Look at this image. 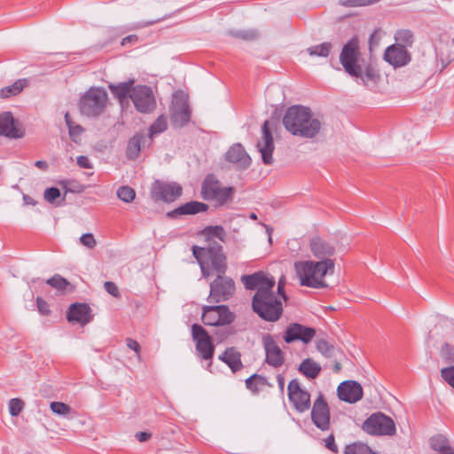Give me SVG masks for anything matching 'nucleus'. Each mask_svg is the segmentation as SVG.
<instances>
[{
  "mask_svg": "<svg viewBox=\"0 0 454 454\" xmlns=\"http://www.w3.org/2000/svg\"><path fill=\"white\" fill-rule=\"evenodd\" d=\"M236 287L233 279L224 274H219L210 284L209 302L219 303L231 298Z\"/></svg>",
  "mask_w": 454,
  "mask_h": 454,
  "instance_id": "9",
  "label": "nucleus"
},
{
  "mask_svg": "<svg viewBox=\"0 0 454 454\" xmlns=\"http://www.w3.org/2000/svg\"><path fill=\"white\" fill-rule=\"evenodd\" d=\"M182 195V187L176 183L155 180L152 184L151 197L155 201L172 202Z\"/></svg>",
  "mask_w": 454,
  "mask_h": 454,
  "instance_id": "13",
  "label": "nucleus"
},
{
  "mask_svg": "<svg viewBox=\"0 0 454 454\" xmlns=\"http://www.w3.org/2000/svg\"><path fill=\"white\" fill-rule=\"evenodd\" d=\"M351 76L361 80L362 83L367 87L375 86L380 79V74L374 68L370 66H361V74L358 75Z\"/></svg>",
  "mask_w": 454,
  "mask_h": 454,
  "instance_id": "30",
  "label": "nucleus"
},
{
  "mask_svg": "<svg viewBox=\"0 0 454 454\" xmlns=\"http://www.w3.org/2000/svg\"><path fill=\"white\" fill-rule=\"evenodd\" d=\"M59 184L66 192H82L85 188L82 184L72 180H63Z\"/></svg>",
  "mask_w": 454,
  "mask_h": 454,
  "instance_id": "43",
  "label": "nucleus"
},
{
  "mask_svg": "<svg viewBox=\"0 0 454 454\" xmlns=\"http://www.w3.org/2000/svg\"><path fill=\"white\" fill-rule=\"evenodd\" d=\"M35 166L40 169L46 170L48 168V163L45 160H36Z\"/></svg>",
  "mask_w": 454,
  "mask_h": 454,
  "instance_id": "63",
  "label": "nucleus"
},
{
  "mask_svg": "<svg viewBox=\"0 0 454 454\" xmlns=\"http://www.w3.org/2000/svg\"><path fill=\"white\" fill-rule=\"evenodd\" d=\"M233 194L234 188L223 186L214 175H207L202 183V198L214 201L216 206H223L232 201Z\"/></svg>",
  "mask_w": 454,
  "mask_h": 454,
  "instance_id": "6",
  "label": "nucleus"
},
{
  "mask_svg": "<svg viewBox=\"0 0 454 454\" xmlns=\"http://www.w3.org/2000/svg\"><path fill=\"white\" fill-rule=\"evenodd\" d=\"M345 454H376L369 446L362 442H355L347 445L344 450Z\"/></svg>",
  "mask_w": 454,
  "mask_h": 454,
  "instance_id": "39",
  "label": "nucleus"
},
{
  "mask_svg": "<svg viewBox=\"0 0 454 454\" xmlns=\"http://www.w3.org/2000/svg\"><path fill=\"white\" fill-rule=\"evenodd\" d=\"M107 100V93L103 88L90 87L80 98V113L87 117H97L105 111Z\"/></svg>",
  "mask_w": 454,
  "mask_h": 454,
  "instance_id": "5",
  "label": "nucleus"
},
{
  "mask_svg": "<svg viewBox=\"0 0 454 454\" xmlns=\"http://www.w3.org/2000/svg\"><path fill=\"white\" fill-rule=\"evenodd\" d=\"M151 436H152V434L147 432H137L135 434L136 439L140 442L148 441L151 438Z\"/></svg>",
  "mask_w": 454,
  "mask_h": 454,
  "instance_id": "61",
  "label": "nucleus"
},
{
  "mask_svg": "<svg viewBox=\"0 0 454 454\" xmlns=\"http://www.w3.org/2000/svg\"><path fill=\"white\" fill-rule=\"evenodd\" d=\"M294 268L301 286L323 289L328 286L325 278L334 273L335 263L333 260L298 261L294 262Z\"/></svg>",
  "mask_w": 454,
  "mask_h": 454,
  "instance_id": "3",
  "label": "nucleus"
},
{
  "mask_svg": "<svg viewBox=\"0 0 454 454\" xmlns=\"http://www.w3.org/2000/svg\"><path fill=\"white\" fill-rule=\"evenodd\" d=\"M51 410L55 414L60 415V416H67L71 413L72 409L69 405L61 403V402H52L51 403Z\"/></svg>",
  "mask_w": 454,
  "mask_h": 454,
  "instance_id": "42",
  "label": "nucleus"
},
{
  "mask_svg": "<svg viewBox=\"0 0 454 454\" xmlns=\"http://www.w3.org/2000/svg\"><path fill=\"white\" fill-rule=\"evenodd\" d=\"M130 99L135 108L141 114L153 113L156 108V100L151 87L136 85L132 88Z\"/></svg>",
  "mask_w": 454,
  "mask_h": 454,
  "instance_id": "10",
  "label": "nucleus"
},
{
  "mask_svg": "<svg viewBox=\"0 0 454 454\" xmlns=\"http://www.w3.org/2000/svg\"><path fill=\"white\" fill-rule=\"evenodd\" d=\"M283 124L294 136L314 138L321 131L323 120L320 116L314 114L310 108L295 105L286 111Z\"/></svg>",
  "mask_w": 454,
  "mask_h": 454,
  "instance_id": "2",
  "label": "nucleus"
},
{
  "mask_svg": "<svg viewBox=\"0 0 454 454\" xmlns=\"http://www.w3.org/2000/svg\"><path fill=\"white\" fill-rule=\"evenodd\" d=\"M325 447L332 450L333 452H338V447L335 443L334 436L333 434L329 435L325 440Z\"/></svg>",
  "mask_w": 454,
  "mask_h": 454,
  "instance_id": "57",
  "label": "nucleus"
},
{
  "mask_svg": "<svg viewBox=\"0 0 454 454\" xmlns=\"http://www.w3.org/2000/svg\"><path fill=\"white\" fill-rule=\"evenodd\" d=\"M256 147L261 153L262 160L265 165L273 163L272 153L275 148L273 137L271 134V123L265 121L262 126V137L257 142Z\"/></svg>",
  "mask_w": 454,
  "mask_h": 454,
  "instance_id": "14",
  "label": "nucleus"
},
{
  "mask_svg": "<svg viewBox=\"0 0 454 454\" xmlns=\"http://www.w3.org/2000/svg\"><path fill=\"white\" fill-rule=\"evenodd\" d=\"M227 161L235 165L238 169H246L251 165V158L241 144H234L225 153Z\"/></svg>",
  "mask_w": 454,
  "mask_h": 454,
  "instance_id": "21",
  "label": "nucleus"
},
{
  "mask_svg": "<svg viewBox=\"0 0 454 454\" xmlns=\"http://www.w3.org/2000/svg\"><path fill=\"white\" fill-rule=\"evenodd\" d=\"M43 198L47 202L55 204L56 200L60 198V191L56 187L47 188L43 192Z\"/></svg>",
  "mask_w": 454,
  "mask_h": 454,
  "instance_id": "47",
  "label": "nucleus"
},
{
  "mask_svg": "<svg viewBox=\"0 0 454 454\" xmlns=\"http://www.w3.org/2000/svg\"><path fill=\"white\" fill-rule=\"evenodd\" d=\"M205 233L207 236L211 238H218L220 240L223 241L225 237V231L222 226H209L205 229Z\"/></svg>",
  "mask_w": 454,
  "mask_h": 454,
  "instance_id": "45",
  "label": "nucleus"
},
{
  "mask_svg": "<svg viewBox=\"0 0 454 454\" xmlns=\"http://www.w3.org/2000/svg\"><path fill=\"white\" fill-rule=\"evenodd\" d=\"M238 37L245 40H253L257 37L258 33L255 30L239 31L236 34Z\"/></svg>",
  "mask_w": 454,
  "mask_h": 454,
  "instance_id": "54",
  "label": "nucleus"
},
{
  "mask_svg": "<svg viewBox=\"0 0 454 454\" xmlns=\"http://www.w3.org/2000/svg\"><path fill=\"white\" fill-rule=\"evenodd\" d=\"M192 254L200 266L204 278H207L210 276L211 269L217 275L225 274L227 269L226 257L220 243L215 240H208L207 247L194 246L192 247Z\"/></svg>",
  "mask_w": 454,
  "mask_h": 454,
  "instance_id": "4",
  "label": "nucleus"
},
{
  "mask_svg": "<svg viewBox=\"0 0 454 454\" xmlns=\"http://www.w3.org/2000/svg\"><path fill=\"white\" fill-rule=\"evenodd\" d=\"M171 122L175 127H184L191 119V110L187 101L182 97L174 98L170 109Z\"/></svg>",
  "mask_w": 454,
  "mask_h": 454,
  "instance_id": "16",
  "label": "nucleus"
},
{
  "mask_svg": "<svg viewBox=\"0 0 454 454\" xmlns=\"http://www.w3.org/2000/svg\"><path fill=\"white\" fill-rule=\"evenodd\" d=\"M37 307L39 311L43 315H48L50 313V309H48V304L42 298L38 297L36 299Z\"/></svg>",
  "mask_w": 454,
  "mask_h": 454,
  "instance_id": "58",
  "label": "nucleus"
},
{
  "mask_svg": "<svg viewBox=\"0 0 454 454\" xmlns=\"http://www.w3.org/2000/svg\"><path fill=\"white\" fill-rule=\"evenodd\" d=\"M65 121L67 126L68 127L69 136L72 141H74L76 144L80 143L82 140L81 137L84 131V129L81 125L75 124L72 121L68 113H66L65 114Z\"/></svg>",
  "mask_w": 454,
  "mask_h": 454,
  "instance_id": "35",
  "label": "nucleus"
},
{
  "mask_svg": "<svg viewBox=\"0 0 454 454\" xmlns=\"http://www.w3.org/2000/svg\"><path fill=\"white\" fill-rule=\"evenodd\" d=\"M288 398L299 412H304L310 408V395L301 388L297 380H292L288 386Z\"/></svg>",
  "mask_w": 454,
  "mask_h": 454,
  "instance_id": "15",
  "label": "nucleus"
},
{
  "mask_svg": "<svg viewBox=\"0 0 454 454\" xmlns=\"http://www.w3.org/2000/svg\"><path fill=\"white\" fill-rule=\"evenodd\" d=\"M0 136L12 138L23 137V131L16 126L15 119L11 112L0 114Z\"/></svg>",
  "mask_w": 454,
  "mask_h": 454,
  "instance_id": "24",
  "label": "nucleus"
},
{
  "mask_svg": "<svg viewBox=\"0 0 454 454\" xmlns=\"http://www.w3.org/2000/svg\"><path fill=\"white\" fill-rule=\"evenodd\" d=\"M316 348L325 357H334L339 351L334 345L324 339L317 340Z\"/></svg>",
  "mask_w": 454,
  "mask_h": 454,
  "instance_id": "37",
  "label": "nucleus"
},
{
  "mask_svg": "<svg viewBox=\"0 0 454 454\" xmlns=\"http://www.w3.org/2000/svg\"><path fill=\"white\" fill-rule=\"evenodd\" d=\"M316 335L312 327H308L298 323L289 325L285 332L284 340L286 343L301 340L305 344L309 343Z\"/></svg>",
  "mask_w": 454,
  "mask_h": 454,
  "instance_id": "18",
  "label": "nucleus"
},
{
  "mask_svg": "<svg viewBox=\"0 0 454 454\" xmlns=\"http://www.w3.org/2000/svg\"><path fill=\"white\" fill-rule=\"evenodd\" d=\"M221 361L224 362L232 372L239 371L242 367L241 354L234 348L231 347L224 350L218 357Z\"/></svg>",
  "mask_w": 454,
  "mask_h": 454,
  "instance_id": "27",
  "label": "nucleus"
},
{
  "mask_svg": "<svg viewBox=\"0 0 454 454\" xmlns=\"http://www.w3.org/2000/svg\"><path fill=\"white\" fill-rule=\"evenodd\" d=\"M192 340L195 342L198 356L203 360H209L213 357L215 346L207 332L200 325H192Z\"/></svg>",
  "mask_w": 454,
  "mask_h": 454,
  "instance_id": "12",
  "label": "nucleus"
},
{
  "mask_svg": "<svg viewBox=\"0 0 454 454\" xmlns=\"http://www.w3.org/2000/svg\"><path fill=\"white\" fill-rule=\"evenodd\" d=\"M299 372L308 379H315L320 373L321 365L311 358L304 359L298 368Z\"/></svg>",
  "mask_w": 454,
  "mask_h": 454,
  "instance_id": "31",
  "label": "nucleus"
},
{
  "mask_svg": "<svg viewBox=\"0 0 454 454\" xmlns=\"http://www.w3.org/2000/svg\"><path fill=\"white\" fill-rule=\"evenodd\" d=\"M46 283L60 292L67 291L68 287L72 289L71 284L59 274H56L52 278H49Z\"/></svg>",
  "mask_w": 454,
  "mask_h": 454,
  "instance_id": "38",
  "label": "nucleus"
},
{
  "mask_svg": "<svg viewBox=\"0 0 454 454\" xmlns=\"http://www.w3.org/2000/svg\"><path fill=\"white\" fill-rule=\"evenodd\" d=\"M80 243L90 249L94 248L97 245V241L92 233L82 234L80 237Z\"/></svg>",
  "mask_w": 454,
  "mask_h": 454,
  "instance_id": "48",
  "label": "nucleus"
},
{
  "mask_svg": "<svg viewBox=\"0 0 454 454\" xmlns=\"http://www.w3.org/2000/svg\"><path fill=\"white\" fill-rule=\"evenodd\" d=\"M160 20H161V19H157V20H150V21H146V22L136 23V24L133 25L132 28L133 29L144 28V27L152 26V25L159 22Z\"/></svg>",
  "mask_w": 454,
  "mask_h": 454,
  "instance_id": "60",
  "label": "nucleus"
},
{
  "mask_svg": "<svg viewBox=\"0 0 454 454\" xmlns=\"http://www.w3.org/2000/svg\"><path fill=\"white\" fill-rule=\"evenodd\" d=\"M285 283H286V280H285V278L282 277L278 283V294L279 295V299H281V301H286L287 297L285 294V291H284V286H285Z\"/></svg>",
  "mask_w": 454,
  "mask_h": 454,
  "instance_id": "59",
  "label": "nucleus"
},
{
  "mask_svg": "<svg viewBox=\"0 0 454 454\" xmlns=\"http://www.w3.org/2000/svg\"><path fill=\"white\" fill-rule=\"evenodd\" d=\"M430 447L437 451V454H445L450 451H454V449L450 446L448 438L442 434L434 435L430 438Z\"/></svg>",
  "mask_w": 454,
  "mask_h": 454,
  "instance_id": "32",
  "label": "nucleus"
},
{
  "mask_svg": "<svg viewBox=\"0 0 454 454\" xmlns=\"http://www.w3.org/2000/svg\"><path fill=\"white\" fill-rule=\"evenodd\" d=\"M277 381H278V387H279L281 392H283L284 391V387H285V378H284V376L281 375V374H278L277 376Z\"/></svg>",
  "mask_w": 454,
  "mask_h": 454,
  "instance_id": "64",
  "label": "nucleus"
},
{
  "mask_svg": "<svg viewBox=\"0 0 454 454\" xmlns=\"http://www.w3.org/2000/svg\"><path fill=\"white\" fill-rule=\"evenodd\" d=\"M395 40L411 44L412 43V34L410 30H399L395 34Z\"/></svg>",
  "mask_w": 454,
  "mask_h": 454,
  "instance_id": "51",
  "label": "nucleus"
},
{
  "mask_svg": "<svg viewBox=\"0 0 454 454\" xmlns=\"http://www.w3.org/2000/svg\"><path fill=\"white\" fill-rule=\"evenodd\" d=\"M241 281L246 289L256 290L252 301L253 310L263 320L278 321L283 314L282 301L272 291L275 279L262 271L244 275Z\"/></svg>",
  "mask_w": 454,
  "mask_h": 454,
  "instance_id": "1",
  "label": "nucleus"
},
{
  "mask_svg": "<svg viewBox=\"0 0 454 454\" xmlns=\"http://www.w3.org/2000/svg\"><path fill=\"white\" fill-rule=\"evenodd\" d=\"M340 62L349 75L361 74L359 42L356 37L351 38L344 44L340 54Z\"/></svg>",
  "mask_w": 454,
  "mask_h": 454,
  "instance_id": "7",
  "label": "nucleus"
},
{
  "mask_svg": "<svg viewBox=\"0 0 454 454\" xmlns=\"http://www.w3.org/2000/svg\"><path fill=\"white\" fill-rule=\"evenodd\" d=\"M24 408V402L19 398H12L9 402V412L12 417L18 416Z\"/></svg>",
  "mask_w": 454,
  "mask_h": 454,
  "instance_id": "46",
  "label": "nucleus"
},
{
  "mask_svg": "<svg viewBox=\"0 0 454 454\" xmlns=\"http://www.w3.org/2000/svg\"><path fill=\"white\" fill-rule=\"evenodd\" d=\"M338 397L348 403H355L363 397V387L355 380L341 382L337 388Z\"/></svg>",
  "mask_w": 454,
  "mask_h": 454,
  "instance_id": "19",
  "label": "nucleus"
},
{
  "mask_svg": "<svg viewBox=\"0 0 454 454\" xmlns=\"http://www.w3.org/2000/svg\"><path fill=\"white\" fill-rule=\"evenodd\" d=\"M138 41V37L137 35H129L126 37H124L122 40H121V45H126L127 43H137Z\"/></svg>",
  "mask_w": 454,
  "mask_h": 454,
  "instance_id": "62",
  "label": "nucleus"
},
{
  "mask_svg": "<svg viewBox=\"0 0 454 454\" xmlns=\"http://www.w3.org/2000/svg\"><path fill=\"white\" fill-rule=\"evenodd\" d=\"M29 84L26 78L15 81L12 85L0 89V98H9L19 95Z\"/></svg>",
  "mask_w": 454,
  "mask_h": 454,
  "instance_id": "29",
  "label": "nucleus"
},
{
  "mask_svg": "<svg viewBox=\"0 0 454 454\" xmlns=\"http://www.w3.org/2000/svg\"><path fill=\"white\" fill-rule=\"evenodd\" d=\"M362 428L372 435H394L396 431L394 420L381 412L372 414L364 422Z\"/></svg>",
  "mask_w": 454,
  "mask_h": 454,
  "instance_id": "8",
  "label": "nucleus"
},
{
  "mask_svg": "<svg viewBox=\"0 0 454 454\" xmlns=\"http://www.w3.org/2000/svg\"><path fill=\"white\" fill-rule=\"evenodd\" d=\"M384 59L395 67L406 65L410 61V56L403 45L396 44L387 48Z\"/></svg>",
  "mask_w": 454,
  "mask_h": 454,
  "instance_id": "22",
  "label": "nucleus"
},
{
  "mask_svg": "<svg viewBox=\"0 0 454 454\" xmlns=\"http://www.w3.org/2000/svg\"><path fill=\"white\" fill-rule=\"evenodd\" d=\"M202 321L207 325H225L231 324L235 317L225 305L204 306Z\"/></svg>",
  "mask_w": 454,
  "mask_h": 454,
  "instance_id": "11",
  "label": "nucleus"
},
{
  "mask_svg": "<svg viewBox=\"0 0 454 454\" xmlns=\"http://www.w3.org/2000/svg\"><path fill=\"white\" fill-rule=\"evenodd\" d=\"M208 208V206L205 203L199 201H190L181 205L176 209L168 213V216L176 217L180 215H194L200 212H205Z\"/></svg>",
  "mask_w": 454,
  "mask_h": 454,
  "instance_id": "28",
  "label": "nucleus"
},
{
  "mask_svg": "<svg viewBox=\"0 0 454 454\" xmlns=\"http://www.w3.org/2000/svg\"><path fill=\"white\" fill-rule=\"evenodd\" d=\"M134 82L135 81L133 79H129V81L119 82L117 84L110 83L108 88L114 97H115L119 103L123 106L125 103L128 104V98H130Z\"/></svg>",
  "mask_w": 454,
  "mask_h": 454,
  "instance_id": "26",
  "label": "nucleus"
},
{
  "mask_svg": "<svg viewBox=\"0 0 454 454\" xmlns=\"http://www.w3.org/2000/svg\"><path fill=\"white\" fill-rule=\"evenodd\" d=\"M168 122L165 115H160L155 121L151 125L149 129L150 138L155 135L160 134L167 129Z\"/></svg>",
  "mask_w": 454,
  "mask_h": 454,
  "instance_id": "40",
  "label": "nucleus"
},
{
  "mask_svg": "<svg viewBox=\"0 0 454 454\" xmlns=\"http://www.w3.org/2000/svg\"><path fill=\"white\" fill-rule=\"evenodd\" d=\"M90 309L84 303H74L69 307L67 320L85 325L90 320Z\"/></svg>",
  "mask_w": 454,
  "mask_h": 454,
  "instance_id": "25",
  "label": "nucleus"
},
{
  "mask_svg": "<svg viewBox=\"0 0 454 454\" xmlns=\"http://www.w3.org/2000/svg\"><path fill=\"white\" fill-rule=\"evenodd\" d=\"M311 419L315 426L322 431L328 430L330 427V411L322 394L314 402Z\"/></svg>",
  "mask_w": 454,
  "mask_h": 454,
  "instance_id": "17",
  "label": "nucleus"
},
{
  "mask_svg": "<svg viewBox=\"0 0 454 454\" xmlns=\"http://www.w3.org/2000/svg\"><path fill=\"white\" fill-rule=\"evenodd\" d=\"M380 39H381V29L377 28L372 32V34L371 35V36L369 38L370 47L372 48V47L378 46Z\"/></svg>",
  "mask_w": 454,
  "mask_h": 454,
  "instance_id": "53",
  "label": "nucleus"
},
{
  "mask_svg": "<svg viewBox=\"0 0 454 454\" xmlns=\"http://www.w3.org/2000/svg\"><path fill=\"white\" fill-rule=\"evenodd\" d=\"M267 385V380L258 374H253L246 380V387L254 393L259 392Z\"/></svg>",
  "mask_w": 454,
  "mask_h": 454,
  "instance_id": "36",
  "label": "nucleus"
},
{
  "mask_svg": "<svg viewBox=\"0 0 454 454\" xmlns=\"http://www.w3.org/2000/svg\"><path fill=\"white\" fill-rule=\"evenodd\" d=\"M441 356L449 363L454 362V348L448 343L444 344L441 349Z\"/></svg>",
  "mask_w": 454,
  "mask_h": 454,
  "instance_id": "50",
  "label": "nucleus"
},
{
  "mask_svg": "<svg viewBox=\"0 0 454 454\" xmlns=\"http://www.w3.org/2000/svg\"><path fill=\"white\" fill-rule=\"evenodd\" d=\"M117 197L125 203H130L134 200L136 192L134 189L128 185H122L117 190Z\"/></svg>",
  "mask_w": 454,
  "mask_h": 454,
  "instance_id": "41",
  "label": "nucleus"
},
{
  "mask_svg": "<svg viewBox=\"0 0 454 454\" xmlns=\"http://www.w3.org/2000/svg\"><path fill=\"white\" fill-rule=\"evenodd\" d=\"M309 249L319 261L332 260L330 257L335 253L334 247L320 237H314L310 239Z\"/></svg>",
  "mask_w": 454,
  "mask_h": 454,
  "instance_id": "23",
  "label": "nucleus"
},
{
  "mask_svg": "<svg viewBox=\"0 0 454 454\" xmlns=\"http://www.w3.org/2000/svg\"><path fill=\"white\" fill-rule=\"evenodd\" d=\"M380 0H340V4L345 7L367 6L380 2Z\"/></svg>",
  "mask_w": 454,
  "mask_h": 454,
  "instance_id": "44",
  "label": "nucleus"
},
{
  "mask_svg": "<svg viewBox=\"0 0 454 454\" xmlns=\"http://www.w3.org/2000/svg\"><path fill=\"white\" fill-rule=\"evenodd\" d=\"M333 50V43L325 42L307 48V53L311 57L327 58Z\"/></svg>",
  "mask_w": 454,
  "mask_h": 454,
  "instance_id": "34",
  "label": "nucleus"
},
{
  "mask_svg": "<svg viewBox=\"0 0 454 454\" xmlns=\"http://www.w3.org/2000/svg\"><path fill=\"white\" fill-rule=\"evenodd\" d=\"M126 344L129 348H130L131 350H133L136 353L137 360L140 361L141 360V348H140L139 343L131 338H128L126 340Z\"/></svg>",
  "mask_w": 454,
  "mask_h": 454,
  "instance_id": "52",
  "label": "nucleus"
},
{
  "mask_svg": "<svg viewBox=\"0 0 454 454\" xmlns=\"http://www.w3.org/2000/svg\"><path fill=\"white\" fill-rule=\"evenodd\" d=\"M441 375L450 386L454 387V365L442 369Z\"/></svg>",
  "mask_w": 454,
  "mask_h": 454,
  "instance_id": "49",
  "label": "nucleus"
},
{
  "mask_svg": "<svg viewBox=\"0 0 454 454\" xmlns=\"http://www.w3.org/2000/svg\"><path fill=\"white\" fill-rule=\"evenodd\" d=\"M104 286H105L106 291L107 293H109L110 294H112L113 296H114V297L119 296L118 287L114 282L106 281L105 283Z\"/></svg>",
  "mask_w": 454,
  "mask_h": 454,
  "instance_id": "55",
  "label": "nucleus"
},
{
  "mask_svg": "<svg viewBox=\"0 0 454 454\" xmlns=\"http://www.w3.org/2000/svg\"><path fill=\"white\" fill-rule=\"evenodd\" d=\"M145 141V137L143 135H136L131 137L128 143L127 157L131 160L137 158L141 151L142 144Z\"/></svg>",
  "mask_w": 454,
  "mask_h": 454,
  "instance_id": "33",
  "label": "nucleus"
},
{
  "mask_svg": "<svg viewBox=\"0 0 454 454\" xmlns=\"http://www.w3.org/2000/svg\"><path fill=\"white\" fill-rule=\"evenodd\" d=\"M262 342L266 352V362L276 368L281 366L284 363V354L272 336L265 335Z\"/></svg>",
  "mask_w": 454,
  "mask_h": 454,
  "instance_id": "20",
  "label": "nucleus"
},
{
  "mask_svg": "<svg viewBox=\"0 0 454 454\" xmlns=\"http://www.w3.org/2000/svg\"><path fill=\"white\" fill-rule=\"evenodd\" d=\"M77 165L82 168H91L92 164L90 159L87 156H78L77 157Z\"/></svg>",
  "mask_w": 454,
  "mask_h": 454,
  "instance_id": "56",
  "label": "nucleus"
}]
</instances>
